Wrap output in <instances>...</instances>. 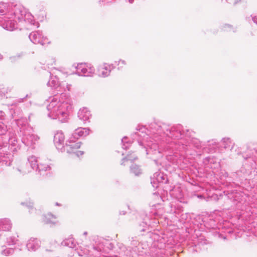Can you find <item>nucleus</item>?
<instances>
[{
    "label": "nucleus",
    "instance_id": "obj_23",
    "mask_svg": "<svg viewBox=\"0 0 257 257\" xmlns=\"http://www.w3.org/2000/svg\"><path fill=\"white\" fill-rule=\"evenodd\" d=\"M140 245V242L139 240L135 238H132V240H131V246H128L127 248L126 247V248L128 249V250H131L132 252H137L139 249V246Z\"/></svg>",
    "mask_w": 257,
    "mask_h": 257
},
{
    "label": "nucleus",
    "instance_id": "obj_38",
    "mask_svg": "<svg viewBox=\"0 0 257 257\" xmlns=\"http://www.w3.org/2000/svg\"><path fill=\"white\" fill-rule=\"evenodd\" d=\"M148 226L146 223L143 222L142 224L140 225L139 229L141 231H145L147 230Z\"/></svg>",
    "mask_w": 257,
    "mask_h": 257
},
{
    "label": "nucleus",
    "instance_id": "obj_22",
    "mask_svg": "<svg viewBox=\"0 0 257 257\" xmlns=\"http://www.w3.org/2000/svg\"><path fill=\"white\" fill-rule=\"evenodd\" d=\"M17 170L23 175L28 174L32 171L28 162L22 163L18 168H17Z\"/></svg>",
    "mask_w": 257,
    "mask_h": 257
},
{
    "label": "nucleus",
    "instance_id": "obj_39",
    "mask_svg": "<svg viewBox=\"0 0 257 257\" xmlns=\"http://www.w3.org/2000/svg\"><path fill=\"white\" fill-rule=\"evenodd\" d=\"M6 119V114L5 113L1 110L0 111V122H4Z\"/></svg>",
    "mask_w": 257,
    "mask_h": 257
},
{
    "label": "nucleus",
    "instance_id": "obj_55",
    "mask_svg": "<svg viewBox=\"0 0 257 257\" xmlns=\"http://www.w3.org/2000/svg\"><path fill=\"white\" fill-rule=\"evenodd\" d=\"M225 174L226 175V176L228 175L227 173H225Z\"/></svg>",
    "mask_w": 257,
    "mask_h": 257
},
{
    "label": "nucleus",
    "instance_id": "obj_10",
    "mask_svg": "<svg viewBox=\"0 0 257 257\" xmlns=\"http://www.w3.org/2000/svg\"><path fill=\"white\" fill-rule=\"evenodd\" d=\"M165 245L163 243L155 242L151 248V257H164Z\"/></svg>",
    "mask_w": 257,
    "mask_h": 257
},
{
    "label": "nucleus",
    "instance_id": "obj_27",
    "mask_svg": "<svg viewBox=\"0 0 257 257\" xmlns=\"http://www.w3.org/2000/svg\"><path fill=\"white\" fill-rule=\"evenodd\" d=\"M51 167L48 165L46 164H40L37 166L36 171H38L40 175H44V172L48 170H50Z\"/></svg>",
    "mask_w": 257,
    "mask_h": 257
},
{
    "label": "nucleus",
    "instance_id": "obj_44",
    "mask_svg": "<svg viewBox=\"0 0 257 257\" xmlns=\"http://www.w3.org/2000/svg\"><path fill=\"white\" fill-rule=\"evenodd\" d=\"M122 64L123 65H125L126 64V62L124 60H119L118 62V63H117V65H119L120 64Z\"/></svg>",
    "mask_w": 257,
    "mask_h": 257
},
{
    "label": "nucleus",
    "instance_id": "obj_8",
    "mask_svg": "<svg viewBox=\"0 0 257 257\" xmlns=\"http://www.w3.org/2000/svg\"><path fill=\"white\" fill-rule=\"evenodd\" d=\"M29 37L31 41L35 44L44 45L50 42L48 39L40 31L32 32L30 34Z\"/></svg>",
    "mask_w": 257,
    "mask_h": 257
},
{
    "label": "nucleus",
    "instance_id": "obj_21",
    "mask_svg": "<svg viewBox=\"0 0 257 257\" xmlns=\"http://www.w3.org/2000/svg\"><path fill=\"white\" fill-rule=\"evenodd\" d=\"M12 227V223L8 218L0 220V231H9Z\"/></svg>",
    "mask_w": 257,
    "mask_h": 257
},
{
    "label": "nucleus",
    "instance_id": "obj_31",
    "mask_svg": "<svg viewBox=\"0 0 257 257\" xmlns=\"http://www.w3.org/2000/svg\"><path fill=\"white\" fill-rule=\"evenodd\" d=\"M203 164L208 168H212V164L214 163V159L210 157H206L203 160Z\"/></svg>",
    "mask_w": 257,
    "mask_h": 257
},
{
    "label": "nucleus",
    "instance_id": "obj_4",
    "mask_svg": "<svg viewBox=\"0 0 257 257\" xmlns=\"http://www.w3.org/2000/svg\"><path fill=\"white\" fill-rule=\"evenodd\" d=\"M0 18H10V16H15L19 22L23 21L31 25H34L35 22L33 16L29 12H27L24 7L20 5L13 6L8 3H0Z\"/></svg>",
    "mask_w": 257,
    "mask_h": 257
},
{
    "label": "nucleus",
    "instance_id": "obj_40",
    "mask_svg": "<svg viewBox=\"0 0 257 257\" xmlns=\"http://www.w3.org/2000/svg\"><path fill=\"white\" fill-rule=\"evenodd\" d=\"M115 0H100L99 3L102 5H105L115 1Z\"/></svg>",
    "mask_w": 257,
    "mask_h": 257
},
{
    "label": "nucleus",
    "instance_id": "obj_32",
    "mask_svg": "<svg viewBox=\"0 0 257 257\" xmlns=\"http://www.w3.org/2000/svg\"><path fill=\"white\" fill-rule=\"evenodd\" d=\"M138 159L137 157L135 155H134L133 156H131V155H128L125 158H123L122 160V162L121 163V165H123L124 162L125 161H130L131 162L134 161Z\"/></svg>",
    "mask_w": 257,
    "mask_h": 257
},
{
    "label": "nucleus",
    "instance_id": "obj_35",
    "mask_svg": "<svg viewBox=\"0 0 257 257\" xmlns=\"http://www.w3.org/2000/svg\"><path fill=\"white\" fill-rule=\"evenodd\" d=\"M23 55H24V53L21 52H20V53L17 54L15 56L11 57L10 59H11V61H12V62L15 61L17 59H19V58L22 57Z\"/></svg>",
    "mask_w": 257,
    "mask_h": 257
},
{
    "label": "nucleus",
    "instance_id": "obj_29",
    "mask_svg": "<svg viewBox=\"0 0 257 257\" xmlns=\"http://www.w3.org/2000/svg\"><path fill=\"white\" fill-rule=\"evenodd\" d=\"M131 172L136 176H139L142 173V170L140 167L136 164H133L130 168Z\"/></svg>",
    "mask_w": 257,
    "mask_h": 257
},
{
    "label": "nucleus",
    "instance_id": "obj_36",
    "mask_svg": "<svg viewBox=\"0 0 257 257\" xmlns=\"http://www.w3.org/2000/svg\"><path fill=\"white\" fill-rule=\"evenodd\" d=\"M222 30L224 31H230L231 30H232L233 32H234L235 31L233 30V29H232V27L230 26V25H227V24H225L223 28H222Z\"/></svg>",
    "mask_w": 257,
    "mask_h": 257
},
{
    "label": "nucleus",
    "instance_id": "obj_19",
    "mask_svg": "<svg viewBox=\"0 0 257 257\" xmlns=\"http://www.w3.org/2000/svg\"><path fill=\"white\" fill-rule=\"evenodd\" d=\"M77 114L78 118L83 121L89 120L91 116L90 111L86 107L80 109Z\"/></svg>",
    "mask_w": 257,
    "mask_h": 257
},
{
    "label": "nucleus",
    "instance_id": "obj_46",
    "mask_svg": "<svg viewBox=\"0 0 257 257\" xmlns=\"http://www.w3.org/2000/svg\"><path fill=\"white\" fill-rule=\"evenodd\" d=\"M125 2H128L130 4H133L135 0H124Z\"/></svg>",
    "mask_w": 257,
    "mask_h": 257
},
{
    "label": "nucleus",
    "instance_id": "obj_18",
    "mask_svg": "<svg viewBox=\"0 0 257 257\" xmlns=\"http://www.w3.org/2000/svg\"><path fill=\"white\" fill-rule=\"evenodd\" d=\"M41 246V241L37 238H31L27 243L26 246L29 251H35Z\"/></svg>",
    "mask_w": 257,
    "mask_h": 257
},
{
    "label": "nucleus",
    "instance_id": "obj_28",
    "mask_svg": "<svg viewBox=\"0 0 257 257\" xmlns=\"http://www.w3.org/2000/svg\"><path fill=\"white\" fill-rule=\"evenodd\" d=\"M61 244L63 246H68L70 248H74L75 246L74 238L71 237L64 240Z\"/></svg>",
    "mask_w": 257,
    "mask_h": 257
},
{
    "label": "nucleus",
    "instance_id": "obj_37",
    "mask_svg": "<svg viewBox=\"0 0 257 257\" xmlns=\"http://www.w3.org/2000/svg\"><path fill=\"white\" fill-rule=\"evenodd\" d=\"M21 204L23 205H26L28 207L30 208L31 209L30 210V212H32V211L34 210L32 208L33 204V203L32 202H29L28 203L22 202Z\"/></svg>",
    "mask_w": 257,
    "mask_h": 257
},
{
    "label": "nucleus",
    "instance_id": "obj_30",
    "mask_svg": "<svg viewBox=\"0 0 257 257\" xmlns=\"http://www.w3.org/2000/svg\"><path fill=\"white\" fill-rule=\"evenodd\" d=\"M2 249L1 250V253L3 255L8 256L13 254L14 250L12 248H5L4 246L2 247Z\"/></svg>",
    "mask_w": 257,
    "mask_h": 257
},
{
    "label": "nucleus",
    "instance_id": "obj_26",
    "mask_svg": "<svg viewBox=\"0 0 257 257\" xmlns=\"http://www.w3.org/2000/svg\"><path fill=\"white\" fill-rule=\"evenodd\" d=\"M12 117L15 119L16 123L17 124L18 120L21 119H27L26 118H23L22 117V111L19 109L16 108L14 110V113L12 114Z\"/></svg>",
    "mask_w": 257,
    "mask_h": 257
},
{
    "label": "nucleus",
    "instance_id": "obj_5",
    "mask_svg": "<svg viewBox=\"0 0 257 257\" xmlns=\"http://www.w3.org/2000/svg\"><path fill=\"white\" fill-rule=\"evenodd\" d=\"M17 126L19 127L21 133V140L22 143L29 148L33 149L35 148L39 140V137L33 134L32 127L28 124L26 119L18 120Z\"/></svg>",
    "mask_w": 257,
    "mask_h": 257
},
{
    "label": "nucleus",
    "instance_id": "obj_1",
    "mask_svg": "<svg viewBox=\"0 0 257 257\" xmlns=\"http://www.w3.org/2000/svg\"><path fill=\"white\" fill-rule=\"evenodd\" d=\"M137 132L132 135L140 146L145 149L147 155L154 159L157 166L158 159L162 157L163 152L171 153L175 151H179L181 155L179 157L177 153L173 155L167 154V160L173 164L183 169L187 165L188 161L184 156L192 155L195 151L194 148L202 149L204 152L212 153L218 147V144L215 140L203 143L198 139L191 137L188 130L186 132L181 124L170 125L168 124L153 122L149 125V130L145 126L138 125Z\"/></svg>",
    "mask_w": 257,
    "mask_h": 257
},
{
    "label": "nucleus",
    "instance_id": "obj_13",
    "mask_svg": "<svg viewBox=\"0 0 257 257\" xmlns=\"http://www.w3.org/2000/svg\"><path fill=\"white\" fill-rule=\"evenodd\" d=\"M65 137L63 133L61 131L57 132L54 136V142L56 148L63 152L64 145Z\"/></svg>",
    "mask_w": 257,
    "mask_h": 257
},
{
    "label": "nucleus",
    "instance_id": "obj_50",
    "mask_svg": "<svg viewBox=\"0 0 257 257\" xmlns=\"http://www.w3.org/2000/svg\"><path fill=\"white\" fill-rule=\"evenodd\" d=\"M192 249V251L193 252V251H195V249H194V247H191V248Z\"/></svg>",
    "mask_w": 257,
    "mask_h": 257
},
{
    "label": "nucleus",
    "instance_id": "obj_41",
    "mask_svg": "<svg viewBox=\"0 0 257 257\" xmlns=\"http://www.w3.org/2000/svg\"><path fill=\"white\" fill-rule=\"evenodd\" d=\"M30 96H31L30 95L27 94L25 97L22 98H19V99H18L17 101L19 102H23L26 100V99L27 98H28V97L29 98V97H30Z\"/></svg>",
    "mask_w": 257,
    "mask_h": 257
},
{
    "label": "nucleus",
    "instance_id": "obj_14",
    "mask_svg": "<svg viewBox=\"0 0 257 257\" xmlns=\"http://www.w3.org/2000/svg\"><path fill=\"white\" fill-rule=\"evenodd\" d=\"M120 251L119 252V256L117 255L106 256V257H145L143 255L137 254V252H133L131 250H128L123 244H120Z\"/></svg>",
    "mask_w": 257,
    "mask_h": 257
},
{
    "label": "nucleus",
    "instance_id": "obj_43",
    "mask_svg": "<svg viewBox=\"0 0 257 257\" xmlns=\"http://www.w3.org/2000/svg\"><path fill=\"white\" fill-rule=\"evenodd\" d=\"M75 153L76 154V155L78 157H79L80 156H82L83 154V152L80 151H78L75 152Z\"/></svg>",
    "mask_w": 257,
    "mask_h": 257
},
{
    "label": "nucleus",
    "instance_id": "obj_9",
    "mask_svg": "<svg viewBox=\"0 0 257 257\" xmlns=\"http://www.w3.org/2000/svg\"><path fill=\"white\" fill-rule=\"evenodd\" d=\"M81 145L80 142H77V140L70 137L65 145L63 152L74 153L77 149L80 148Z\"/></svg>",
    "mask_w": 257,
    "mask_h": 257
},
{
    "label": "nucleus",
    "instance_id": "obj_24",
    "mask_svg": "<svg viewBox=\"0 0 257 257\" xmlns=\"http://www.w3.org/2000/svg\"><path fill=\"white\" fill-rule=\"evenodd\" d=\"M220 146L224 148V149L231 148V149H232L234 146V143L232 142L230 138H225L222 139V140H221Z\"/></svg>",
    "mask_w": 257,
    "mask_h": 257
},
{
    "label": "nucleus",
    "instance_id": "obj_47",
    "mask_svg": "<svg viewBox=\"0 0 257 257\" xmlns=\"http://www.w3.org/2000/svg\"><path fill=\"white\" fill-rule=\"evenodd\" d=\"M254 162H255V163H257V150L256 151V155L255 156Z\"/></svg>",
    "mask_w": 257,
    "mask_h": 257
},
{
    "label": "nucleus",
    "instance_id": "obj_12",
    "mask_svg": "<svg viewBox=\"0 0 257 257\" xmlns=\"http://www.w3.org/2000/svg\"><path fill=\"white\" fill-rule=\"evenodd\" d=\"M114 68L112 64L103 63L97 67V74L98 76L105 78L109 76L111 71Z\"/></svg>",
    "mask_w": 257,
    "mask_h": 257
},
{
    "label": "nucleus",
    "instance_id": "obj_54",
    "mask_svg": "<svg viewBox=\"0 0 257 257\" xmlns=\"http://www.w3.org/2000/svg\"><path fill=\"white\" fill-rule=\"evenodd\" d=\"M122 214H123V215L125 214V212L123 211L122 212Z\"/></svg>",
    "mask_w": 257,
    "mask_h": 257
},
{
    "label": "nucleus",
    "instance_id": "obj_52",
    "mask_svg": "<svg viewBox=\"0 0 257 257\" xmlns=\"http://www.w3.org/2000/svg\"><path fill=\"white\" fill-rule=\"evenodd\" d=\"M3 233H0V236H3Z\"/></svg>",
    "mask_w": 257,
    "mask_h": 257
},
{
    "label": "nucleus",
    "instance_id": "obj_42",
    "mask_svg": "<svg viewBox=\"0 0 257 257\" xmlns=\"http://www.w3.org/2000/svg\"><path fill=\"white\" fill-rule=\"evenodd\" d=\"M181 211H182V207L180 206H178L177 208L175 209L174 213L176 214H179Z\"/></svg>",
    "mask_w": 257,
    "mask_h": 257
},
{
    "label": "nucleus",
    "instance_id": "obj_51",
    "mask_svg": "<svg viewBox=\"0 0 257 257\" xmlns=\"http://www.w3.org/2000/svg\"><path fill=\"white\" fill-rule=\"evenodd\" d=\"M56 205H57V206H59V204L58 203H56Z\"/></svg>",
    "mask_w": 257,
    "mask_h": 257
},
{
    "label": "nucleus",
    "instance_id": "obj_48",
    "mask_svg": "<svg viewBox=\"0 0 257 257\" xmlns=\"http://www.w3.org/2000/svg\"><path fill=\"white\" fill-rule=\"evenodd\" d=\"M3 58V56L0 54V60H2Z\"/></svg>",
    "mask_w": 257,
    "mask_h": 257
},
{
    "label": "nucleus",
    "instance_id": "obj_49",
    "mask_svg": "<svg viewBox=\"0 0 257 257\" xmlns=\"http://www.w3.org/2000/svg\"><path fill=\"white\" fill-rule=\"evenodd\" d=\"M83 234L84 235H87V231H85L84 233H83Z\"/></svg>",
    "mask_w": 257,
    "mask_h": 257
},
{
    "label": "nucleus",
    "instance_id": "obj_45",
    "mask_svg": "<svg viewBox=\"0 0 257 257\" xmlns=\"http://www.w3.org/2000/svg\"><path fill=\"white\" fill-rule=\"evenodd\" d=\"M252 20L255 24H257V16L252 17Z\"/></svg>",
    "mask_w": 257,
    "mask_h": 257
},
{
    "label": "nucleus",
    "instance_id": "obj_11",
    "mask_svg": "<svg viewBox=\"0 0 257 257\" xmlns=\"http://www.w3.org/2000/svg\"><path fill=\"white\" fill-rule=\"evenodd\" d=\"M151 179V183L154 188L158 187L159 184H165L168 182L167 176L163 173L159 171L155 173Z\"/></svg>",
    "mask_w": 257,
    "mask_h": 257
},
{
    "label": "nucleus",
    "instance_id": "obj_17",
    "mask_svg": "<svg viewBox=\"0 0 257 257\" xmlns=\"http://www.w3.org/2000/svg\"><path fill=\"white\" fill-rule=\"evenodd\" d=\"M89 132L88 128L78 127L72 134L71 137L77 140L80 137H85L88 135Z\"/></svg>",
    "mask_w": 257,
    "mask_h": 257
},
{
    "label": "nucleus",
    "instance_id": "obj_7",
    "mask_svg": "<svg viewBox=\"0 0 257 257\" xmlns=\"http://www.w3.org/2000/svg\"><path fill=\"white\" fill-rule=\"evenodd\" d=\"M10 18H0V25L5 29L13 31L18 28V24L14 19H18L15 16H10Z\"/></svg>",
    "mask_w": 257,
    "mask_h": 257
},
{
    "label": "nucleus",
    "instance_id": "obj_25",
    "mask_svg": "<svg viewBox=\"0 0 257 257\" xmlns=\"http://www.w3.org/2000/svg\"><path fill=\"white\" fill-rule=\"evenodd\" d=\"M28 162L30 165L31 170H36L38 166L37 158L35 156H31L28 158Z\"/></svg>",
    "mask_w": 257,
    "mask_h": 257
},
{
    "label": "nucleus",
    "instance_id": "obj_2",
    "mask_svg": "<svg viewBox=\"0 0 257 257\" xmlns=\"http://www.w3.org/2000/svg\"><path fill=\"white\" fill-rule=\"evenodd\" d=\"M4 122H0V166H10L13 160V154L20 150L16 135L9 132Z\"/></svg>",
    "mask_w": 257,
    "mask_h": 257
},
{
    "label": "nucleus",
    "instance_id": "obj_3",
    "mask_svg": "<svg viewBox=\"0 0 257 257\" xmlns=\"http://www.w3.org/2000/svg\"><path fill=\"white\" fill-rule=\"evenodd\" d=\"M72 105L70 99L64 94L55 95L50 98L47 106L48 116L53 119H58L61 122L67 121Z\"/></svg>",
    "mask_w": 257,
    "mask_h": 257
},
{
    "label": "nucleus",
    "instance_id": "obj_34",
    "mask_svg": "<svg viewBox=\"0 0 257 257\" xmlns=\"http://www.w3.org/2000/svg\"><path fill=\"white\" fill-rule=\"evenodd\" d=\"M17 239L15 237L11 236L7 238L6 242L8 245H11L15 244L17 242Z\"/></svg>",
    "mask_w": 257,
    "mask_h": 257
},
{
    "label": "nucleus",
    "instance_id": "obj_16",
    "mask_svg": "<svg viewBox=\"0 0 257 257\" xmlns=\"http://www.w3.org/2000/svg\"><path fill=\"white\" fill-rule=\"evenodd\" d=\"M218 219H216L213 215L205 218L203 221L205 227L208 229L218 228Z\"/></svg>",
    "mask_w": 257,
    "mask_h": 257
},
{
    "label": "nucleus",
    "instance_id": "obj_33",
    "mask_svg": "<svg viewBox=\"0 0 257 257\" xmlns=\"http://www.w3.org/2000/svg\"><path fill=\"white\" fill-rule=\"evenodd\" d=\"M127 139L126 137H123L121 140L122 145V147L123 149H125V150L127 149L130 146V143L127 141Z\"/></svg>",
    "mask_w": 257,
    "mask_h": 257
},
{
    "label": "nucleus",
    "instance_id": "obj_20",
    "mask_svg": "<svg viewBox=\"0 0 257 257\" xmlns=\"http://www.w3.org/2000/svg\"><path fill=\"white\" fill-rule=\"evenodd\" d=\"M57 217L56 215L51 213H48L47 215L43 216V221L47 224L55 225L58 223L56 220Z\"/></svg>",
    "mask_w": 257,
    "mask_h": 257
},
{
    "label": "nucleus",
    "instance_id": "obj_6",
    "mask_svg": "<svg viewBox=\"0 0 257 257\" xmlns=\"http://www.w3.org/2000/svg\"><path fill=\"white\" fill-rule=\"evenodd\" d=\"M75 74L79 76L91 77L95 73V69L90 65L86 64H78L76 67Z\"/></svg>",
    "mask_w": 257,
    "mask_h": 257
},
{
    "label": "nucleus",
    "instance_id": "obj_53",
    "mask_svg": "<svg viewBox=\"0 0 257 257\" xmlns=\"http://www.w3.org/2000/svg\"><path fill=\"white\" fill-rule=\"evenodd\" d=\"M198 197L201 198V195H198Z\"/></svg>",
    "mask_w": 257,
    "mask_h": 257
},
{
    "label": "nucleus",
    "instance_id": "obj_15",
    "mask_svg": "<svg viewBox=\"0 0 257 257\" xmlns=\"http://www.w3.org/2000/svg\"><path fill=\"white\" fill-rule=\"evenodd\" d=\"M57 72H50V79L49 81L47 82V86L51 87L54 89H56L59 86V82L58 80V78L57 77L58 73H60V71L57 69H55Z\"/></svg>",
    "mask_w": 257,
    "mask_h": 257
}]
</instances>
